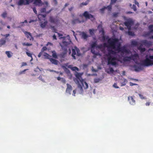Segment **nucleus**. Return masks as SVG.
<instances>
[{"label":"nucleus","instance_id":"obj_1","mask_svg":"<svg viewBox=\"0 0 153 153\" xmlns=\"http://www.w3.org/2000/svg\"><path fill=\"white\" fill-rule=\"evenodd\" d=\"M112 49L115 51H117L118 52H121V55L123 56L124 53L129 54L130 51L127 49L124 46L121 47V44L119 42V39H110L108 41Z\"/></svg>","mask_w":153,"mask_h":153},{"label":"nucleus","instance_id":"obj_2","mask_svg":"<svg viewBox=\"0 0 153 153\" xmlns=\"http://www.w3.org/2000/svg\"><path fill=\"white\" fill-rule=\"evenodd\" d=\"M141 65L143 66L149 67L153 65V55H146V58L141 62Z\"/></svg>","mask_w":153,"mask_h":153},{"label":"nucleus","instance_id":"obj_3","mask_svg":"<svg viewBox=\"0 0 153 153\" xmlns=\"http://www.w3.org/2000/svg\"><path fill=\"white\" fill-rule=\"evenodd\" d=\"M111 54L108 52L107 54H106V56L107 57L108 64H111L112 65H117V63L115 61L116 60L122 62L120 60V58H117L115 56H113L111 55Z\"/></svg>","mask_w":153,"mask_h":153},{"label":"nucleus","instance_id":"obj_4","mask_svg":"<svg viewBox=\"0 0 153 153\" xmlns=\"http://www.w3.org/2000/svg\"><path fill=\"white\" fill-rule=\"evenodd\" d=\"M96 47L99 49H101L103 48V45L102 44H101L99 45H97V42H94L91 45V52L95 56H98L99 55V52H96L94 50V48Z\"/></svg>","mask_w":153,"mask_h":153},{"label":"nucleus","instance_id":"obj_5","mask_svg":"<svg viewBox=\"0 0 153 153\" xmlns=\"http://www.w3.org/2000/svg\"><path fill=\"white\" fill-rule=\"evenodd\" d=\"M63 39L62 43H60L59 44L62 49H63V48L66 47L67 48V46L71 42V39L69 36L63 37Z\"/></svg>","mask_w":153,"mask_h":153},{"label":"nucleus","instance_id":"obj_6","mask_svg":"<svg viewBox=\"0 0 153 153\" xmlns=\"http://www.w3.org/2000/svg\"><path fill=\"white\" fill-rule=\"evenodd\" d=\"M75 76L76 78L74 79V81L78 85V87H80L81 88H82V86L80 83V82L81 81V80H83L81 77V74L80 73H77L75 74Z\"/></svg>","mask_w":153,"mask_h":153},{"label":"nucleus","instance_id":"obj_7","mask_svg":"<svg viewBox=\"0 0 153 153\" xmlns=\"http://www.w3.org/2000/svg\"><path fill=\"white\" fill-rule=\"evenodd\" d=\"M63 50V52H62L60 54H58V56L60 58V60L61 62H62L64 60V59L67 53L68 52V48H67L65 47L63 49H62Z\"/></svg>","mask_w":153,"mask_h":153},{"label":"nucleus","instance_id":"obj_8","mask_svg":"<svg viewBox=\"0 0 153 153\" xmlns=\"http://www.w3.org/2000/svg\"><path fill=\"white\" fill-rule=\"evenodd\" d=\"M33 0H18L17 4L19 6L26 5L32 2Z\"/></svg>","mask_w":153,"mask_h":153},{"label":"nucleus","instance_id":"obj_9","mask_svg":"<svg viewBox=\"0 0 153 153\" xmlns=\"http://www.w3.org/2000/svg\"><path fill=\"white\" fill-rule=\"evenodd\" d=\"M124 23L125 25L127 27L128 30H130L131 29V27L134 24V22L132 19H127Z\"/></svg>","mask_w":153,"mask_h":153},{"label":"nucleus","instance_id":"obj_10","mask_svg":"<svg viewBox=\"0 0 153 153\" xmlns=\"http://www.w3.org/2000/svg\"><path fill=\"white\" fill-rule=\"evenodd\" d=\"M49 21L51 23L58 25L59 23L60 20L59 18L57 16L55 18H53V16H50L49 17Z\"/></svg>","mask_w":153,"mask_h":153},{"label":"nucleus","instance_id":"obj_11","mask_svg":"<svg viewBox=\"0 0 153 153\" xmlns=\"http://www.w3.org/2000/svg\"><path fill=\"white\" fill-rule=\"evenodd\" d=\"M79 16L82 17L83 16H84L86 19H85V21L87 19H90L92 18H94V16L91 14H89L87 11H85L82 15L80 14ZM84 20H85V19Z\"/></svg>","mask_w":153,"mask_h":153},{"label":"nucleus","instance_id":"obj_12","mask_svg":"<svg viewBox=\"0 0 153 153\" xmlns=\"http://www.w3.org/2000/svg\"><path fill=\"white\" fill-rule=\"evenodd\" d=\"M131 60H133L136 64L137 63L138 59L139 58V55L137 53H134L131 56Z\"/></svg>","mask_w":153,"mask_h":153},{"label":"nucleus","instance_id":"obj_13","mask_svg":"<svg viewBox=\"0 0 153 153\" xmlns=\"http://www.w3.org/2000/svg\"><path fill=\"white\" fill-rule=\"evenodd\" d=\"M24 33L25 34L27 38L29 39L30 41H33L34 39L33 37H32L31 33L29 32L26 31H24Z\"/></svg>","mask_w":153,"mask_h":153},{"label":"nucleus","instance_id":"obj_14","mask_svg":"<svg viewBox=\"0 0 153 153\" xmlns=\"http://www.w3.org/2000/svg\"><path fill=\"white\" fill-rule=\"evenodd\" d=\"M142 66L143 65H141L140 64V65H134L133 67L136 71H139L143 70V68Z\"/></svg>","mask_w":153,"mask_h":153},{"label":"nucleus","instance_id":"obj_15","mask_svg":"<svg viewBox=\"0 0 153 153\" xmlns=\"http://www.w3.org/2000/svg\"><path fill=\"white\" fill-rule=\"evenodd\" d=\"M67 87L66 90V92L69 94H71V91L72 90V87L71 85L68 83L67 84Z\"/></svg>","mask_w":153,"mask_h":153},{"label":"nucleus","instance_id":"obj_16","mask_svg":"<svg viewBox=\"0 0 153 153\" xmlns=\"http://www.w3.org/2000/svg\"><path fill=\"white\" fill-rule=\"evenodd\" d=\"M85 21V20L83 19L82 21H80L78 19H75L73 20L72 21V24L74 25L76 23H80L81 22H84Z\"/></svg>","mask_w":153,"mask_h":153},{"label":"nucleus","instance_id":"obj_17","mask_svg":"<svg viewBox=\"0 0 153 153\" xmlns=\"http://www.w3.org/2000/svg\"><path fill=\"white\" fill-rule=\"evenodd\" d=\"M46 8L47 7H43L40 10V12L41 13H45L47 14H48L50 13L53 10V8H51L50 10H49L48 11H46Z\"/></svg>","mask_w":153,"mask_h":153},{"label":"nucleus","instance_id":"obj_18","mask_svg":"<svg viewBox=\"0 0 153 153\" xmlns=\"http://www.w3.org/2000/svg\"><path fill=\"white\" fill-rule=\"evenodd\" d=\"M33 3L35 5L39 6H42L43 4L41 0H34Z\"/></svg>","mask_w":153,"mask_h":153},{"label":"nucleus","instance_id":"obj_19","mask_svg":"<svg viewBox=\"0 0 153 153\" xmlns=\"http://www.w3.org/2000/svg\"><path fill=\"white\" fill-rule=\"evenodd\" d=\"M134 96H129L128 97V100L130 104L131 105H134L135 104V101L134 100L133 97Z\"/></svg>","mask_w":153,"mask_h":153},{"label":"nucleus","instance_id":"obj_20","mask_svg":"<svg viewBox=\"0 0 153 153\" xmlns=\"http://www.w3.org/2000/svg\"><path fill=\"white\" fill-rule=\"evenodd\" d=\"M142 43L146 46H150L152 45V42L150 41L143 40L142 41Z\"/></svg>","mask_w":153,"mask_h":153},{"label":"nucleus","instance_id":"obj_21","mask_svg":"<svg viewBox=\"0 0 153 153\" xmlns=\"http://www.w3.org/2000/svg\"><path fill=\"white\" fill-rule=\"evenodd\" d=\"M80 83L81 84L82 86L85 89H86L88 88V84L83 80H81V81L80 82Z\"/></svg>","mask_w":153,"mask_h":153},{"label":"nucleus","instance_id":"obj_22","mask_svg":"<svg viewBox=\"0 0 153 153\" xmlns=\"http://www.w3.org/2000/svg\"><path fill=\"white\" fill-rule=\"evenodd\" d=\"M46 17V15L40 14H39L38 16V18L39 20L40 21H41L42 19L43 20H45Z\"/></svg>","mask_w":153,"mask_h":153},{"label":"nucleus","instance_id":"obj_23","mask_svg":"<svg viewBox=\"0 0 153 153\" xmlns=\"http://www.w3.org/2000/svg\"><path fill=\"white\" fill-rule=\"evenodd\" d=\"M116 39L115 38H109V39L108 41H107V42H108V45H107V44L106 43H104L102 45H103V47H107L108 48H110L111 49H112V48L110 45V44H109V43L108 42V40L110 39Z\"/></svg>","mask_w":153,"mask_h":153},{"label":"nucleus","instance_id":"obj_24","mask_svg":"<svg viewBox=\"0 0 153 153\" xmlns=\"http://www.w3.org/2000/svg\"><path fill=\"white\" fill-rule=\"evenodd\" d=\"M72 56L73 57V58L74 59H76V57L75 56V55L76 54V49L75 48V47L74 48H72Z\"/></svg>","mask_w":153,"mask_h":153},{"label":"nucleus","instance_id":"obj_25","mask_svg":"<svg viewBox=\"0 0 153 153\" xmlns=\"http://www.w3.org/2000/svg\"><path fill=\"white\" fill-rule=\"evenodd\" d=\"M82 37L84 39H86L88 37V36L87 35L85 32H82L81 33V34Z\"/></svg>","mask_w":153,"mask_h":153},{"label":"nucleus","instance_id":"obj_26","mask_svg":"<svg viewBox=\"0 0 153 153\" xmlns=\"http://www.w3.org/2000/svg\"><path fill=\"white\" fill-rule=\"evenodd\" d=\"M131 60V56H126L124 57L123 59V60L124 62H126L130 61Z\"/></svg>","mask_w":153,"mask_h":153},{"label":"nucleus","instance_id":"obj_27","mask_svg":"<svg viewBox=\"0 0 153 153\" xmlns=\"http://www.w3.org/2000/svg\"><path fill=\"white\" fill-rule=\"evenodd\" d=\"M50 60L52 63L55 65H57L58 62L57 60L53 58H51L50 59Z\"/></svg>","mask_w":153,"mask_h":153},{"label":"nucleus","instance_id":"obj_28","mask_svg":"<svg viewBox=\"0 0 153 153\" xmlns=\"http://www.w3.org/2000/svg\"><path fill=\"white\" fill-rule=\"evenodd\" d=\"M6 43V41L5 39L3 38L1 39L0 40V46H1L2 45H4Z\"/></svg>","mask_w":153,"mask_h":153},{"label":"nucleus","instance_id":"obj_29","mask_svg":"<svg viewBox=\"0 0 153 153\" xmlns=\"http://www.w3.org/2000/svg\"><path fill=\"white\" fill-rule=\"evenodd\" d=\"M113 49H109L108 48V52L110 54L112 55H115L116 53V52L112 50Z\"/></svg>","mask_w":153,"mask_h":153},{"label":"nucleus","instance_id":"obj_30","mask_svg":"<svg viewBox=\"0 0 153 153\" xmlns=\"http://www.w3.org/2000/svg\"><path fill=\"white\" fill-rule=\"evenodd\" d=\"M142 45H140L138 47V49L140 51V52L142 53L145 52L146 51V48H142Z\"/></svg>","mask_w":153,"mask_h":153},{"label":"nucleus","instance_id":"obj_31","mask_svg":"<svg viewBox=\"0 0 153 153\" xmlns=\"http://www.w3.org/2000/svg\"><path fill=\"white\" fill-rule=\"evenodd\" d=\"M75 48L76 49V52L77 53H76V54H77V56H80L81 54L80 53L79 50L76 46L75 47Z\"/></svg>","mask_w":153,"mask_h":153},{"label":"nucleus","instance_id":"obj_32","mask_svg":"<svg viewBox=\"0 0 153 153\" xmlns=\"http://www.w3.org/2000/svg\"><path fill=\"white\" fill-rule=\"evenodd\" d=\"M1 16L4 19L6 18L7 16V13L6 11H4L1 14Z\"/></svg>","mask_w":153,"mask_h":153},{"label":"nucleus","instance_id":"obj_33","mask_svg":"<svg viewBox=\"0 0 153 153\" xmlns=\"http://www.w3.org/2000/svg\"><path fill=\"white\" fill-rule=\"evenodd\" d=\"M105 9H107L108 11L110 12L111 11V9H112V6L111 5H108V6L107 7L105 6Z\"/></svg>","mask_w":153,"mask_h":153},{"label":"nucleus","instance_id":"obj_34","mask_svg":"<svg viewBox=\"0 0 153 153\" xmlns=\"http://www.w3.org/2000/svg\"><path fill=\"white\" fill-rule=\"evenodd\" d=\"M129 6L133 9L134 11H136L137 10L135 4H133L132 7V4H129Z\"/></svg>","mask_w":153,"mask_h":153},{"label":"nucleus","instance_id":"obj_35","mask_svg":"<svg viewBox=\"0 0 153 153\" xmlns=\"http://www.w3.org/2000/svg\"><path fill=\"white\" fill-rule=\"evenodd\" d=\"M131 45L134 46H137L138 45V42L136 41L133 40L131 41Z\"/></svg>","mask_w":153,"mask_h":153},{"label":"nucleus","instance_id":"obj_36","mask_svg":"<svg viewBox=\"0 0 153 153\" xmlns=\"http://www.w3.org/2000/svg\"><path fill=\"white\" fill-rule=\"evenodd\" d=\"M149 29L150 31V32L152 33L153 32V25H150L149 27Z\"/></svg>","mask_w":153,"mask_h":153},{"label":"nucleus","instance_id":"obj_37","mask_svg":"<svg viewBox=\"0 0 153 153\" xmlns=\"http://www.w3.org/2000/svg\"><path fill=\"white\" fill-rule=\"evenodd\" d=\"M10 53L11 52L10 51H6L5 52V53L7 55V57L9 58H10L12 56V55H11L10 54Z\"/></svg>","mask_w":153,"mask_h":153},{"label":"nucleus","instance_id":"obj_38","mask_svg":"<svg viewBox=\"0 0 153 153\" xmlns=\"http://www.w3.org/2000/svg\"><path fill=\"white\" fill-rule=\"evenodd\" d=\"M23 46H31L32 45V44L31 43H23L22 44Z\"/></svg>","mask_w":153,"mask_h":153},{"label":"nucleus","instance_id":"obj_39","mask_svg":"<svg viewBox=\"0 0 153 153\" xmlns=\"http://www.w3.org/2000/svg\"><path fill=\"white\" fill-rule=\"evenodd\" d=\"M127 33H128V34L130 36H134V32L132 31H129V30L128 32H127Z\"/></svg>","mask_w":153,"mask_h":153},{"label":"nucleus","instance_id":"obj_40","mask_svg":"<svg viewBox=\"0 0 153 153\" xmlns=\"http://www.w3.org/2000/svg\"><path fill=\"white\" fill-rule=\"evenodd\" d=\"M88 4V2H83L80 5V7H82L83 5H86Z\"/></svg>","mask_w":153,"mask_h":153},{"label":"nucleus","instance_id":"obj_41","mask_svg":"<svg viewBox=\"0 0 153 153\" xmlns=\"http://www.w3.org/2000/svg\"><path fill=\"white\" fill-rule=\"evenodd\" d=\"M105 6L104 7L101 9L100 10V12L102 14L104 13V12L105 10Z\"/></svg>","mask_w":153,"mask_h":153},{"label":"nucleus","instance_id":"obj_42","mask_svg":"<svg viewBox=\"0 0 153 153\" xmlns=\"http://www.w3.org/2000/svg\"><path fill=\"white\" fill-rule=\"evenodd\" d=\"M53 57L56 59L57 58V56L56 53H54L52 54Z\"/></svg>","mask_w":153,"mask_h":153},{"label":"nucleus","instance_id":"obj_43","mask_svg":"<svg viewBox=\"0 0 153 153\" xmlns=\"http://www.w3.org/2000/svg\"><path fill=\"white\" fill-rule=\"evenodd\" d=\"M127 82V80L126 79H125L123 82L122 83H121V86H124L126 85V82Z\"/></svg>","mask_w":153,"mask_h":153},{"label":"nucleus","instance_id":"obj_44","mask_svg":"<svg viewBox=\"0 0 153 153\" xmlns=\"http://www.w3.org/2000/svg\"><path fill=\"white\" fill-rule=\"evenodd\" d=\"M47 23L44 22L43 23H42L41 25V26L42 28H44L45 27Z\"/></svg>","mask_w":153,"mask_h":153},{"label":"nucleus","instance_id":"obj_45","mask_svg":"<svg viewBox=\"0 0 153 153\" xmlns=\"http://www.w3.org/2000/svg\"><path fill=\"white\" fill-rule=\"evenodd\" d=\"M118 13H113V16L114 17H116L118 16Z\"/></svg>","mask_w":153,"mask_h":153},{"label":"nucleus","instance_id":"obj_46","mask_svg":"<svg viewBox=\"0 0 153 153\" xmlns=\"http://www.w3.org/2000/svg\"><path fill=\"white\" fill-rule=\"evenodd\" d=\"M72 69L73 71H76V70L77 71H79V68L76 67H73L72 68Z\"/></svg>","mask_w":153,"mask_h":153},{"label":"nucleus","instance_id":"obj_47","mask_svg":"<svg viewBox=\"0 0 153 153\" xmlns=\"http://www.w3.org/2000/svg\"><path fill=\"white\" fill-rule=\"evenodd\" d=\"M139 95L140 98L142 99H146L145 97H144L142 95L140 94H139Z\"/></svg>","mask_w":153,"mask_h":153},{"label":"nucleus","instance_id":"obj_48","mask_svg":"<svg viewBox=\"0 0 153 153\" xmlns=\"http://www.w3.org/2000/svg\"><path fill=\"white\" fill-rule=\"evenodd\" d=\"M26 54L28 56L30 57H32V54L31 53H30L27 52H26Z\"/></svg>","mask_w":153,"mask_h":153},{"label":"nucleus","instance_id":"obj_49","mask_svg":"<svg viewBox=\"0 0 153 153\" xmlns=\"http://www.w3.org/2000/svg\"><path fill=\"white\" fill-rule=\"evenodd\" d=\"M43 4H45L46 5V6L45 7H48V6H49V4H48V1H45V2L44 3H43Z\"/></svg>","mask_w":153,"mask_h":153},{"label":"nucleus","instance_id":"obj_50","mask_svg":"<svg viewBox=\"0 0 153 153\" xmlns=\"http://www.w3.org/2000/svg\"><path fill=\"white\" fill-rule=\"evenodd\" d=\"M47 49L46 47H43L41 51L43 52L44 51H46Z\"/></svg>","mask_w":153,"mask_h":153},{"label":"nucleus","instance_id":"obj_51","mask_svg":"<svg viewBox=\"0 0 153 153\" xmlns=\"http://www.w3.org/2000/svg\"><path fill=\"white\" fill-rule=\"evenodd\" d=\"M37 21V19L36 18L35 19H30V21L29 22V23H30L31 22H36Z\"/></svg>","mask_w":153,"mask_h":153},{"label":"nucleus","instance_id":"obj_52","mask_svg":"<svg viewBox=\"0 0 153 153\" xmlns=\"http://www.w3.org/2000/svg\"><path fill=\"white\" fill-rule=\"evenodd\" d=\"M1 35L2 36H3L5 37L6 38H7V37H8L9 36H10V34H6L5 35H3V34H1Z\"/></svg>","mask_w":153,"mask_h":153},{"label":"nucleus","instance_id":"obj_53","mask_svg":"<svg viewBox=\"0 0 153 153\" xmlns=\"http://www.w3.org/2000/svg\"><path fill=\"white\" fill-rule=\"evenodd\" d=\"M33 10L34 12L35 13V14H37V11L36 10V8L35 7H34L33 8Z\"/></svg>","mask_w":153,"mask_h":153},{"label":"nucleus","instance_id":"obj_54","mask_svg":"<svg viewBox=\"0 0 153 153\" xmlns=\"http://www.w3.org/2000/svg\"><path fill=\"white\" fill-rule=\"evenodd\" d=\"M117 0H111V2L110 3V5H111L113 4H114L116 2Z\"/></svg>","mask_w":153,"mask_h":153},{"label":"nucleus","instance_id":"obj_55","mask_svg":"<svg viewBox=\"0 0 153 153\" xmlns=\"http://www.w3.org/2000/svg\"><path fill=\"white\" fill-rule=\"evenodd\" d=\"M134 3L135 5H137L138 7H139V3L137 1V0H134Z\"/></svg>","mask_w":153,"mask_h":153},{"label":"nucleus","instance_id":"obj_56","mask_svg":"<svg viewBox=\"0 0 153 153\" xmlns=\"http://www.w3.org/2000/svg\"><path fill=\"white\" fill-rule=\"evenodd\" d=\"M38 78L40 80H41L42 81H43V82H44V80H43V79H42V75H40L39 77Z\"/></svg>","mask_w":153,"mask_h":153},{"label":"nucleus","instance_id":"obj_57","mask_svg":"<svg viewBox=\"0 0 153 153\" xmlns=\"http://www.w3.org/2000/svg\"><path fill=\"white\" fill-rule=\"evenodd\" d=\"M27 69H25V70H23V71H20L19 73V75H21V74H22L25 72L26 71H27Z\"/></svg>","mask_w":153,"mask_h":153},{"label":"nucleus","instance_id":"obj_58","mask_svg":"<svg viewBox=\"0 0 153 153\" xmlns=\"http://www.w3.org/2000/svg\"><path fill=\"white\" fill-rule=\"evenodd\" d=\"M113 86L116 88H119V87L117 86V84L116 83H114L113 85Z\"/></svg>","mask_w":153,"mask_h":153},{"label":"nucleus","instance_id":"obj_59","mask_svg":"<svg viewBox=\"0 0 153 153\" xmlns=\"http://www.w3.org/2000/svg\"><path fill=\"white\" fill-rule=\"evenodd\" d=\"M43 52L41 51L39 53V54L38 55V57L39 58L40 57L42 56Z\"/></svg>","mask_w":153,"mask_h":153},{"label":"nucleus","instance_id":"obj_60","mask_svg":"<svg viewBox=\"0 0 153 153\" xmlns=\"http://www.w3.org/2000/svg\"><path fill=\"white\" fill-rule=\"evenodd\" d=\"M27 21L26 20H25L24 21V22H21L20 23V24L22 26H23V24L24 23H27Z\"/></svg>","mask_w":153,"mask_h":153},{"label":"nucleus","instance_id":"obj_61","mask_svg":"<svg viewBox=\"0 0 153 153\" xmlns=\"http://www.w3.org/2000/svg\"><path fill=\"white\" fill-rule=\"evenodd\" d=\"M89 33L91 35H92L94 33L93 31L91 29H90L89 30Z\"/></svg>","mask_w":153,"mask_h":153},{"label":"nucleus","instance_id":"obj_62","mask_svg":"<svg viewBox=\"0 0 153 153\" xmlns=\"http://www.w3.org/2000/svg\"><path fill=\"white\" fill-rule=\"evenodd\" d=\"M58 33V36L59 37L60 39L63 38V37H60L61 36H62V34H60L58 33Z\"/></svg>","mask_w":153,"mask_h":153},{"label":"nucleus","instance_id":"obj_63","mask_svg":"<svg viewBox=\"0 0 153 153\" xmlns=\"http://www.w3.org/2000/svg\"><path fill=\"white\" fill-rule=\"evenodd\" d=\"M27 65L26 63L25 62H23L22 63V67L23 66H26Z\"/></svg>","mask_w":153,"mask_h":153},{"label":"nucleus","instance_id":"obj_64","mask_svg":"<svg viewBox=\"0 0 153 153\" xmlns=\"http://www.w3.org/2000/svg\"><path fill=\"white\" fill-rule=\"evenodd\" d=\"M48 56L49 55L47 53H45V54L44 55V56L46 57L47 58L48 57Z\"/></svg>","mask_w":153,"mask_h":153}]
</instances>
